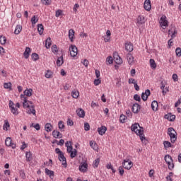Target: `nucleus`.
Here are the masks:
<instances>
[{
	"label": "nucleus",
	"instance_id": "nucleus-1",
	"mask_svg": "<svg viewBox=\"0 0 181 181\" xmlns=\"http://www.w3.org/2000/svg\"><path fill=\"white\" fill-rule=\"evenodd\" d=\"M138 127L144 129V127H141L139 123H134L131 127V131L132 132H135L136 135H139L141 142H144V139H145V134H144V130L138 129Z\"/></svg>",
	"mask_w": 181,
	"mask_h": 181
},
{
	"label": "nucleus",
	"instance_id": "nucleus-2",
	"mask_svg": "<svg viewBox=\"0 0 181 181\" xmlns=\"http://www.w3.org/2000/svg\"><path fill=\"white\" fill-rule=\"evenodd\" d=\"M168 135H169L170 138L171 143L175 144L177 139V136H176V131L173 127H169L168 129Z\"/></svg>",
	"mask_w": 181,
	"mask_h": 181
},
{
	"label": "nucleus",
	"instance_id": "nucleus-3",
	"mask_svg": "<svg viewBox=\"0 0 181 181\" xmlns=\"http://www.w3.org/2000/svg\"><path fill=\"white\" fill-rule=\"evenodd\" d=\"M21 100L23 102V108H29V107H30V105L29 104H32V102L29 101L28 100V97H25V95L23 94L21 95Z\"/></svg>",
	"mask_w": 181,
	"mask_h": 181
},
{
	"label": "nucleus",
	"instance_id": "nucleus-4",
	"mask_svg": "<svg viewBox=\"0 0 181 181\" xmlns=\"http://www.w3.org/2000/svg\"><path fill=\"white\" fill-rule=\"evenodd\" d=\"M160 25L162 29H166V28L169 26V22H168V20L166 19V16H163L160 18Z\"/></svg>",
	"mask_w": 181,
	"mask_h": 181
},
{
	"label": "nucleus",
	"instance_id": "nucleus-5",
	"mask_svg": "<svg viewBox=\"0 0 181 181\" xmlns=\"http://www.w3.org/2000/svg\"><path fill=\"white\" fill-rule=\"evenodd\" d=\"M122 166L124 169L129 170L132 166H134V163L129 160H124L122 163Z\"/></svg>",
	"mask_w": 181,
	"mask_h": 181
},
{
	"label": "nucleus",
	"instance_id": "nucleus-6",
	"mask_svg": "<svg viewBox=\"0 0 181 181\" xmlns=\"http://www.w3.org/2000/svg\"><path fill=\"white\" fill-rule=\"evenodd\" d=\"M80 172H83V173H86L87 170H88V164H87L86 161L82 162L78 168Z\"/></svg>",
	"mask_w": 181,
	"mask_h": 181
},
{
	"label": "nucleus",
	"instance_id": "nucleus-7",
	"mask_svg": "<svg viewBox=\"0 0 181 181\" xmlns=\"http://www.w3.org/2000/svg\"><path fill=\"white\" fill-rule=\"evenodd\" d=\"M70 55L71 57H76L77 56V47L76 45H71L69 47Z\"/></svg>",
	"mask_w": 181,
	"mask_h": 181
},
{
	"label": "nucleus",
	"instance_id": "nucleus-8",
	"mask_svg": "<svg viewBox=\"0 0 181 181\" xmlns=\"http://www.w3.org/2000/svg\"><path fill=\"white\" fill-rule=\"evenodd\" d=\"M5 144L6 146H11L13 149L16 148V144L12 143V139L11 137H7L5 140Z\"/></svg>",
	"mask_w": 181,
	"mask_h": 181
},
{
	"label": "nucleus",
	"instance_id": "nucleus-9",
	"mask_svg": "<svg viewBox=\"0 0 181 181\" xmlns=\"http://www.w3.org/2000/svg\"><path fill=\"white\" fill-rule=\"evenodd\" d=\"M58 159L60 162H62V165L64 168H67V160H66V157L64 153L59 154V156H58Z\"/></svg>",
	"mask_w": 181,
	"mask_h": 181
},
{
	"label": "nucleus",
	"instance_id": "nucleus-10",
	"mask_svg": "<svg viewBox=\"0 0 181 181\" xmlns=\"http://www.w3.org/2000/svg\"><path fill=\"white\" fill-rule=\"evenodd\" d=\"M151 95V90L149 89H147L145 90L144 93H141V98L143 101H146L148 100V97Z\"/></svg>",
	"mask_w": 181,
	"mask_h": 181
},
{
	"label": "nucleus",
	"instance_id": "nucleus-11",
	"mask_svg": "<svg viewBox=\"0 0 181 181\" xmlns=\"http://www.w3.org/2000/svg\"><path fill=\"white\" fill-rule=\"evenodd\" d=\"M140 110H141V105H139V104L138 103L133 104L132 111L134 114H138Z\"/></svg>",
	"mask_w": 181,
	"mask_h": 181
},
{
	"label": "nucleus",
	"instance_id": "nucleus-12",
	"mask_svg": "<svg viewBox=\"0 0 181 181\" xmlns=\"http://www.w3.org/2000/svg\"><path fill=\"white\" fill-rule=\"evenodd\" d=\"M125 49L127 52H132L134 50V45L130 42H125Z\"/></svg>",
	"mask_w": 181,
	"mask_h": 181
},
{
	"label": "nucleus",
	"instance_id": "nucleus-13",
	"mask_svg": "<svg viewBox=\"0 0 181 181\" xmlns=\"http://www.w3.org/2000/svg\"><path fill=\"white\" fill-rule=\"evenodd\" d=\"M144 8L146 11H151V8H152V6H151V0H145Z\"/></svg>",
	"mask_w": 181,
	"mask_h": 181
},
{
	"label": "nucleus",
	"instance_id": "nucleus-14",
	"mask_svg": "<svg viewBox=\"0 0 181 181\" xmlns=\"http://www.w3.org/2000/svg\"><path fill=\"white\" fill-rule=\"evenodd\" d=\"M52 136H53L54 138H55L56 139H60V138H63V134L60 133V132L57 131V130H54V131L52 132Z\"/></svg>",
	"mask_w": 181,
	"mask_h": 181
},
{
	"label": "nucleus",
	"instance_id": "nucleus-15",
	"mask_svg": "<svg viewBox=\"0 0 181 181\" xmlns=\"http://www.w3.org/2000/svg\"><path fill=\"white\" fill-rule=\"evenodd\" d=\"M76 114L80 118H84L86 117V112L81 108L76 110Z\"/></svg>",
	"mask_w": 181,
	"mask_h": 181
},
{
	"label": "nucleus",
	"instance_id": "nucleus-16",
	"mask_svg": "<svg viewBox=\"0 0 181 181\" xmlns=\"http://www.w3.org/2000/svg\"><path fill=\"white\" fill-rule=\"evenodd\" d=\"M33 93V89L29 88L24 90L23 95L24 97H31L32 93Z\"/></svg>",
	"mask_w": 181,
	"mask_h": 181
},
{
	"label": "nucleus",
	"instance_id": "nucleus-17",
	"mask_svg": "<svg viewBox=\"0 0 181 181\" xmlns=\"http://www.w3.org/2000/svg\"><path fill=\"white\" fill-rule=\"evenodd\" d=\"M98 132L99 135H104L107 132V127L102 126L98 129Z\"/></svg>",
	"mask_w": 181,
	"mask_h": 181
},
{
	"label": "nucleus",
	"instance_id": "nucleus-18",
	"mask_svg": "<svg viewBox=\"0 0 181 181\" xmlns=\"http://www.w3.org/2000/svg\"><path fill=\"white\" fill-rule=\"evenodd\" d=\"M114 59H115V62L116 63V64H122V58H121V57H119V55L116 54L114 55Z\"/></svg>",
	"mask_w": 181,
	"mask_h": 181
},
{
	"label": "nucleus",
	"instance_id": "nucleus-19",
	"mask_svg": "<svg viewBox=\"0 0 181 181\" xmlns=\"http://www.w3.org/2000/svg\"><path fill=\"white\" fill-rule=\"evenodd\" d=\"M33 159V154L30 151H27L25 153V160L27 162H30Z\"/></svg>",
	"mask_w": 181,
	"mask_h": 181
},
{
	"label": "nucleus",
	"instance_id": "nucleus-20",
	"mask_svg": "<svg viewBox=\"0 0 181 181\" xmlns=\"http://www.w3.org/2000/svg\"><path fill=\"white\" fill-rule=\"evenodd\" d=\"M177 33V32L175 28H171L170 30H168V35H171V39H175V37H176Z\"/></svg>",
	"mask_w": 181,
	"mask_h": 181
},
{
	"label": "nucleus",
	"instance_id": "nucleus-21",
	"mask_svg": "<svg viewBox=\"0 0 181 181\" xmlns=\"http://www.w3.org/2000/svg\"><path fill=\"white\" fill-rule=\"evenodd\" d=\"M165 118H166V119H168V121L173 122V121H175V119H176V116L175 115H171V114L165 115Z\"/></svg>",
	"mask_w": 181,
	"mask_h": 181
},
{
	"label": "nucleus",
	"instance_id": "nucleus-22",
	"mask_svg": "<svg viewBox=\"0 0 181 181\" xmlns=\"http://www.w3.org/2000/svg\"><path fill=\"white\" fill-rule=\"evenodd\" d=\"M27 113L29 115L33 114V115H36V110H35V106L31 105L28 107Z\"/></svg>",
	"mask_w": 181,
	"mask_h": 181
},
{
	"label": "nucleus",
	"instance_id": "nucleus-23",
	"mask_svg": "<svg viewBox=\"0 0 181 181\" xmlns=\"http://www.w3.org/2000/svg\"><path fill=\"white\" fill-rule=\"evenodd\" d=\"M30 52H31L30 48L29 47H27L25 48V50L24 53H23V56H24L25 59H29Z\"/></svg>",
	"mask_w": 181,
	"mask_h": 181
},
{
	"label": "nucleus",
	"instance_id": "nucleus-24",
	"mask_svg": "<svg viewBox=\"0 0 181 181\" xmlns=\"http://www.w3.org/2000/svg\"><path fill=\"white\" fill-rule=\"evenodd\" d=\"M45 173L52 179L54 177V171L50 170L48 168H45Z\"/></svg>",
	"mask_w": 181,
	"mask_h": 181
},
{
	"label": "nucleus",
	"instance_id": "nucleus-25",
	"mask_svg": "<svg viewBox=\"0 0 181 181\" xmlns=\"http://www.w3.org/2000/svg\"><path fill=\"white\" fill-rule=\"evenodd\" d=\"M127 59L129 64H132L134 63V56L131 54H127Z\"/></svg>",
	"mask_w": 181,
	"mask_h": 181
},
{
	"label": "nucleus",
	"instance_id": "nucleus-26",
	"mask_svg": "<svg viewBox=\"0 0 181 181\" xmlns=\"http://www.w3.org/2000/svg\"><path fill=\"white\" fill-rule=\"evenodd\" d=\"M45 128L47 132H52V131L53 130V126L50 123H47L45 126Z\"/></svg>",
	"mask_w": 181,
	"mask_h": 181
},
{
	"label": "nucleus",
	"instance_id": "nucleus-27",
	"mask_svg": "<svg viewBox=\"0 0 181 181\" xmlns=\"http://www.w3.org/2000/svg\"><path fill=\"white\" fill-rule=\"evenodd\" d=\"M64 62L63 59V55L58 57V59H57V65L58 66V67H60V66H62Z\"/></svg>",
	"mask_w": 181,
	"mask_h": 181
},
{
	"label": "nucleus",
	"instance_id": "nucleus-28",
	"mask_svg": "<svg viewBox=\"0 0 181 181\" xmlns=\"http://www.w3.org/2000/svg\"><path fill=\"white\" fill-rule=\"evenodd\" d=\"M52 46V38L48 37L45 41V47L46 49H50Z\"/></svg>",
	"mask_w": 181,
	"mask_h": 181
},
{
	"label": "nucleus",
	"instance_id": "nucleus-29",
	"mask_svg": "<svg viewBox=\"0 0 181 181\" xmlns=\"http://www.w3.org/2000/svg\"><path fill=\"white\" fill-rule=\"evenodd\" d=\"M151 108L153 111H158V101L153 100L151 103Z\"/></svg>",
	"mask_w": 181,
	"mask_h": 181
},
{
	"label": "nucleus",
	"instance_id": "nucleus-30",
	"mask_svg": "<svg viewBox=\"0 0 181 181\" xmlns=\"http://www.w3.org/2000/svg\"><path fill=\"white\" fill-rule=\"evenodd\" d=\"M74 33H75L74 30L70 29L69 30V37L71 42H73V39L74 38Z\"/></svg>",
	"mask_w": 181,
	"mask_h": 181
},
{
	"label": "nucleus",
	"instance_id": "nucleus-31",
	"mask_svg": "<svg viewBox=\"0 0 181 181\" xmlns=\"http://www.w3.org/2000/svg\"><path fill=\"white\" fill-rule=\"evenodd\" d=\"M22 32V25H17L14 30L15 35H19Z\"/></svg>",
	"mask_w": 181,
	"mask_h": 181
},
{
	"label": "nucleus",
	"instance_id": "nucleus-32",
	"mask_svg": "<svg viewBox=\"0 0 181 181\" xmlns=\"http://www.w3.org/2000/svg\"><path fill=\"white\" fill-rule=\"evenodd\" d=\"M137 23L139 25H142V24L145 23V18H144V16H138Z\"/></svg>",
	"mask_w": 181,
	"mask_h": 181
},
{
	"label": "nucleus",
	"instance_id": "nucleus-33",
	"mask_svg": "<svg viewBox=\"0 0 181 181\" xmlns=\"http://www.w3.org/2000/svg\"><path fill=\"white\" fill-rule=\"evenodd\" d=\"M89 145L90 148H92V149H93L94 151H97V149H98V146L97 145V143H95L93 141H90Z\"/></svg>",
	"mask_w": 181,
	"mask_h": 181
},
{
	"label": "nucleus",
	"instance_id": "nucleus-34",
	"mask_svg": "<svg viewBox=\"0 0 181 181\" xmlns=\"http://www.w3.org/2000/svg\"><path fill=\"white\" fill-rule=\"evenodd\" d=\"M37 30L39 35H43V31L45 30V28H43V24L37 25Z\"/></svg>",
	"mask_w": 181,
	"mask_h": 181
},
{
	"label": "nucleus",
	"instance_id": "nucleus-35",
	"mask_svg": "<svg viewBox=\"0 0 181 181\" xmlns=\"http://www.w3.org/2000/svg\"><path fill=\"white\" fill-rule=\"evenodd\" d=\"M58 127L61 132H64V124H63V121H59L58 122Z\"/></svg>",
	"mask_w": 181,
	"mask_h": 181
},
{
	"label": "nucleus",
	"instance_id": "nucleus-36",
	"mask_svg": "<svg viewBox=\"0 0 181 181\" xmlns=\"http://www.w3.org/2000/svg\"><path fill=\"white\" fill-rule=\"evenodd\" d=\"M39 22V18H37V16H34L31 18V23L32 25H36Z\"/></svg>",
	"mask_w": 181,
	"mask_h": 181
},
{
	"label": "nucleus",
	"instance_id": "nucleus-37",
	"mask_svg": "<svg viewBox=\"0 0 181 181\" xmlns=\"http://www.w3.org/2000/svg\"><path fill=\"white\" fill-rule=\"evenodd\" d=\"M51 50H52V53H54V54H57V53L59 52V48H57V45H54L52 46Z\"/></svg>",
	"mask_w": 181,
	"mask_h": 181
},
{
	"label": "nucleus",
	"instance_id": "nucleus-38",
	"mask_svg": "<svg viewBox=\"0 0 181 181\" xmlns=\"http://www.w3.org/2000/svg\"><path fill=\"white\" fill-rule=\"evenodd\" d=\"M163 145H164L165 149H168V148H172V146H173L172 144L170 142H169L168 141H164Z\"/></svg>",
	"mask_w": 181,
	"mask_h": 181
},
{
	"label": "nucleus",
	"instance_id": "nucleus-39",
	"mask_svg": "<svg viewBox=\"0 0 181 181\" xmlns=\"http://www.w3.org/2000/svg\"><path fill=\"white\" fill-rule=\"evenodd\" d=\"M71 95H72L73 98H78V97L80 95V93L78 90H73L71 92Z\"/></svg>",
	"mask_w": 181,
	"mask_h": 181
},
{
	"label": "nucleus",
	"instance_id": "nucleus-40",
	"mask_svg": "<svg viewBox=\"0 0 181 181\" xmlns=\"http://www.w3.org/2000/svg\"><path fill=\"white\" fill-rule=\"evenodd\" d=\"M164 159L166 163H170L173 161V160L172 159V156H170V155H166Z\"/></svg>",
	"mask_w": 181,
	"mask_h": 181
},
{
	"label": "nucleus",
	"instance_id": "nucleus-41",
	"mask_svg": "<svg viewBox=\"0 0 181 181\" xmlns=\"http://www.w3.org/2000/svg\"><path fill=\"white\" fill-rule=\"evenodd\" d=\"M70 158L73 159V158H76L77 156V149L74 148L72 151L69 152Z\"/></svg>",
	"mask_w": 181,
	"mask_h": 181
},
{
	"label": "nucleus",
	"instance_id": "nucleus-42",
	"mask_svg": "<svg viewBox=\"0 0 181 181\" xmlns=\"http://www.w3.org/2000/svg\"><path fill=\"white\" fill-rule=\"evenodd\" d=\"M31 57L33 62H37V60H39V54L37 53H33Z\"/></svg>",
	"mask_w": 181,
	"mask_h": 181
},
{
	"label": "nucleus",
	"instance_id": "nucleus-43",
	"mask_svg": "<svg viewBox=\"0 0 181 181\" xmlns=\"http://www.w3.org/2000/svg\"><path fill=\"white\" fill-rule=\"evenodd\" d=\"M150 66L151 69H156V63L153 59H150Z\"/></svg>",
	"mask_w": 181,
	"mask_h": 181
},
{
	"label": "nucleus",
	"instance_id": "nucleus-44",
	"mask_svg": "<svg viewBox=\"0 0 181 181\" xmlns=\"http://www.w3.org/2000/svg\"><path fill=\"white\" fill-rule=\"evenodd\" d=\"M6 43V37L0 35V44L5 45Z\"/></svg>",
	"mask_w": 181,
	"mask_h": 181
},
{
	"label": "nucleus",
	"instance_id": "nucleus-45",
	"mask_svg": "<svg viewBox=\"0 0 181 181\" xmlns=\"http://www.w3.org/2000/svg\"><path fill=\"white\" fill-rule=\"evenodd\" d=\"M10 110H11L12 114H13V115H18V114H19V112H18V109H16L15 107V106L10 108Z\"/></svg>",
	"mask_w": 181,
	"mask_h": 181
},
{
	"label": "nucleus",
	"instance_id": "nucleus-46",
	"mask_svg": "<svg viewBox=\"0 0 181 181\" xmlns=\"http://www.w3.org/2000/svg\"><path fill=\"white\" fill-rule=\"evenodd\" d=\"M125 119H127V116H125L124 115H121L120 117H119V122L122 124H125Z\"/></svg>",
	"mask_w": 181,
	"mask_h": 181
},
{
	"label": "nucleus",
	"instance_id": "nucleus-47",
	"mask_svg": "<svg viewBox=\"0 0 181 181\" xmlns=\"http://www.w3.org/2000/svg\"><path fill=\"white\" fill-rule=\"evenodd\" d=\"M173 176V173L170 172L169 173V175L165 177L167 181H173V179H172V177Z\"/></svg>",
	"mask_w": 181,
	"mask_h": 181
},
{
	"label": "nucleus",
	"instance_id": "nucleus-48",
	"mask_svg": "<svg viewBox=\"0 0 181 181\" xmlns=\"http://www.w3.org/2000/svg\"><path fill=\"white\" fill-rule=\"evenodd\" d=\"M98 165H100V158H96L93 161V168H98Z\"/></svg>",
	"mask_w": 181,
	"mask_h": 181
},
{
	"label": "nucleus",
	"instance_id": "nucleus-49",
	"mask_svg": "<svg viewBox=\"0 0 181 181\" xmlns=\"http://www.w3.org/2000/svg\"><path fill=\"white\" fill-rule=\"evenodd\" d=\"M175 53H176V56H177V57H180V56H181V48L180 47L176 48Z\"/></svg>",
	"mask_w": 181,
	"mask_h": 181
},
{
	"label": "nucleus",
	"instance_id": "nucleus-50",
	"mask_svg": "<svg viewBox=\"0 0 181 181\" xmlns=\"http://www.w3.org/2000/svg\"><path fill=\"white\" fill-rule=\"evenodd\" d=\"M52 73L51 72L50 70H47V72L45 73V77L46 78H50L52 77Z\"/></svg>",
	"mask_w": 181,
	"mask_h": 181
},
{
	"label": "nucleus",
	"instance_id": "nucleus-51",
	"mask_svg": "<svg viewBox=\"0 0 181 181\" xmlns=\"http://www.w3.org/2000/svg\"><path fill=\"white\" fill-rule=\"evenodd\" d=\"M12 86V83L11 82H8V83H4V88H11V87Z\"/></svg>",
	"mask_w": 181,
	"mask_h": 181
},
{
	"label": "nucleus",
	"instance_id": "nucleus-52",
	"mask_svg": "<svg viewBox=\"0 0 181 181\" xmlns=\"http://www.w3.org/2000/svg\"><path fill=\"white\" fill-rule=\"evenodd\" d=\"M106 60L109 64H112V63H114V59H112V57H108Z\"/></svg>",
	"mask_w": 181,
	"mask_h": 181
},
{
	"label": "nucleus",
	"instance_id": "nucleus-53",
	"mask_svg": "<svg viewBox=\"0 0 181 181\" xmlns=\"http://www.w3.org/2000/svg\"><path fill=\"white\" fill-rule=\"evenodd\" d=\"M9 127H11L9 125V122H5V123H4V126H3L4 129H5L6 131H8V128H9Z\"/></svg>",
	"mask_w": 181,
	"mask_h": 181
},
{
	"label": "nucleus",
	"instance_id": "nucleus-54",
	"mask_svg": "<svg viewBox=\"0 0 181 181\" xmlns=\"http://www.w3.org/2000/svg\"><path fill=\"white\" fill-rule=\"evenodd\" d=\"M168 169L170 170H173V168H175V165L173 163H168Z\"/></svg>",
	"mask_w": 181,
	"mask_h": 181
},
{
	"label": "nucleus",
	"instance_id": "nucleus-55",
	"mask_svg": "<svg viewBox=\"0 0 181 181\" xmlns=\"http://www.w3.org/2000/svg\"><path fill=\"white\" fill-rule=\"evenodd\" d=\"M62 13H63V11L62 10H57V11H56V13H55V16L57 17V18H59V16H61V15H62Z\"/></svg>",
	"mask_w": 181,
	"mask_h": 181
},
{
	"label": "nucleus",
	"instance_id": "nucleus-56",
	"mask_svg": "<svg viewBox=\"0 0 181 181\" xmlns=\"http://www.w3.org/2000/svg\"><path fill=\"white\" fill-rule=\"evenodd\" d=\"M119 173L120 176H122L124 175V168H122V166L119 167Z\"/></svg>",
	"mask_w": 181,
	"mask_h": 181
},
{
	"label": "nucleus",
	"instance_id": "nucleus-57",
	"mask_svg": "<svg viewBox=\"0 0 181 181\" xmlns=\"http://www.w3.org/2000/svg\"><path fill=\"white\" fill-rule=\"evenodd\" d=\"M134 100H135V101H141V96H139V95L138 94H135L134 95Z\"/></svg>",
	"mask_w": 181,
	"mask_h": 181
},
{
	"label": "nucleus",
	"instance_id": "nucleus-58",
	"mask_svg": "<svg viewBox=\"0 0 181 181\" xmlns=\"http://www.w3.org/2000/svg\"><path fill=\"white\" fill-rule=\"evenodd\" d=\"M84 129L86 131H90V124H88V122L84 124Z\"/></svg>",
	"mask_w": 181,
	"mask_h": 181
},
{
	"label": "nucleus",
	"instance_id": "nucleus-59",
	"mask_svg": "<svg viewBox=\"0 0 181 181\" xmlns=\"http://www.w3.org/2000/svg\"><path fill=\"white\" fill-rule=\"evenodd\" d=\"M67 125H69L70 127H73V125H74V122L71 119H68Z\"/></svg>",
	"mask_w": 181,
	"mask_h": 181
},
{
	"label": "nucleus",
	"instance_id": "nucleus-60",
	"mask_svg": "<svg viewBox=\"0 0 181 181\" xmlns=\"http://www.w3.org/2000/svg\"><path fill=\"white\" fill-rule=\"evenodd\" d=\"M138 81H135L134 78L129 79V84H136Z\"/></svg>",
	"mask_w": 181,
	"mask_h": 181
},
{
	"label": "nucleus",
	"instance_id": "nucleus-61",
	"mask_svg": "<svg viewBox=\"0 0 181 181\" xmlns=\"http://www.w3.org/2000/svg\"><path fill=\"white\" fill-rule=\"evenodd\" d=\"M22 144H23L21 147V151H23V149H26V148H28V144H26V143H25V141H23Z\"/></svg>",
	"mask_w": 181,
	"mask_h": 181
},
{
	"label": "nucleus",
	"instance_id": "nucleus-62",
	"mask_svg": "<svg viewBox=\"0 0 181 181\" xmlns=\"http://www.w3.org/2000/svg\"><path fill=\"white\" fill-rule=\"evenodd\" d=\"M181 105V98L178 99V100L175 103V107L177 108V107H179V105Z\"/></svg>",
	"mask_w": 181,
	"mask_h": 181
},
{
	"label": "nucleus",
	"instance_id": "nucleus-63",
	"mask_svg": "<svg viewBox=\"0 0 181 181\" xmlns=\"http://www.w3.org/2000/svg\"><path fill=\"white\" fill-rule=\"evenodd\" d=\"M94 84H95V86H100V84H101V80L95 79Z\"/></svg>",
	"mask_w": 181,
	"mask_h": 181
},
{
	"label": "nucleus",
	"instance_id": "nucleus-64",
	"mask_svg": "<svg viewBox=\"0 0 181 181\" xmlns=\"http://www.w3.org/2000/svg\"><path fill=\"white\" fill-rule=\"evenodd\" d=\"M173 80L175 82L177 81V74H173Z\"/></svg>",
	"mask_w": 181,
	"mask_h": 181
}]
</instances>
